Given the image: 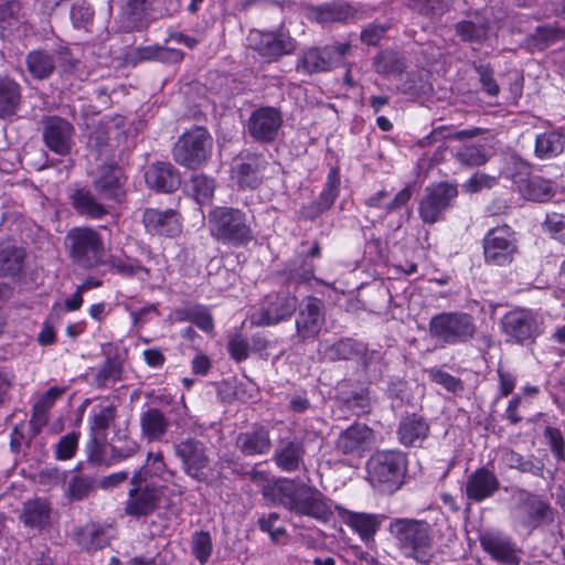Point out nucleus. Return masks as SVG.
I'll use <instances>...</instances> for the list:
<instances>
[{
    "instance_id": "obj_1",
    "label": "nucleus",
    "mask_w": 565,
    "mask_h": 565,
    "mask_svg": "<svg viewBox=\"0 0 565 565\" xmlns=\"http://www.w3.org/2000/svg\"><path fill=\"white\" fill-rule=\"evenodd\" d=\"M387 532L402 556L419 565H430L436 557L434 526L424 519L394 518Z\"/></svg>"
},
{
    "instance_id": "obj_2",
    "label": "nucleus",
    "mask_w": 565,
    "mask_h": 565,
    "mask_svg": "<svg viewBox=\"0 0 565 565\" xmlns=\"http://www.w3.org/2000/svg\"><path fill=\"white\" fill-rule=\"evenodd\" d=\"M279 504L299 516L329 522L333 516L332 501L315 486L295 479H285L275 488Z\"/></svg>"
},
{
    "instance_id": "obj_3",
    "label": "nucleus",
    "mask_w": 565,
    "mask_h": 565,
    "mask_svg": "<svg viewBox=\"0 0 565 565\" xmlns=\"http://www.w3.org/2000/svg\"><path fill=\"white\" fill-rule=\"evenodd\" d=\"M71 263L81 269L93 270L105 264V243L102 234L90 226L71 228L64 238Z\"/></svg>"
},
{
    "instance_id": "obj_4",
    "label": "nucleus",
    "mask_w": 565,
    "mask_h": 565,
    "mask_svg": "<svg viewBox=\"0 0 565 565\" xmlns=\"http://www.w3.org/2000/svg\"><path fill=\"white\" fill-rule=\"evenodd\" d=\"M406 471L407 458L399 450L376 451L366 462L369 482L384 493L398 490L404 483Z\"/></svg>"
},
{
    "instance_id": "obj_5",
    "label": "nucleus",
    "mask_w": 565,
    "mask_h": 565,
    "mask_svg": "<svg viewBox=\"0 0 565 565\" xmlns=\"http://www.w3.org/2000/svg\"><path fill=\"white\" fill-rule=\"evenodd\" d=\"M211 235L232 246L247 245L253 232L244 211L233 206H215L209 212Z\"/></svg>"
},
{
    "instance_id": "obj_6",
    "label": "nucleus",
    "mask_w": 565,
    "mask_h": 565,
    "mask_svg": "<svg viewBox=\"0 0 565 565\" xmlns=\"http://www.w3.org/2000/svg\"><path fill=\"white\" fill-rule=\"evenodd\" d=\"M429 337L441 345L466 344L477 333L475 318L462 311H444L434 315L428 322Z\"/></svg>"
},
{
    "instance_id": "obj_7",
    "label": "nucleus",
    "mask_w": 565,
    "mask_h": 565,
    "mask_svg": "<svg viewBox=\"0 0 565 565\" xmlns=\"http://www.w3.org/2000/svg\"><path fill=\"white\" fill-rule=\"evenodd\" d=\"M174 456L181 462L182 471L196 482L210 484L213 479L210 449L204 441L188 436L173 443Z\"/></svg>"
},
{
    "instance_id": "obj_8",
    "label": "nucleus",
    "mask_w": 565,
    "mask_h": 565,
    "mask_svg": "<svg viewBox=\"0 0 565 565\" xmlns=\"http://www.w3.org/2000/svg\"><path fill=\"white\" fill-rule=\"evenodd\" d=\"M212 149L213 138L207 129L194 126L178 138L172 157L178 164L195 170L209 161Z\"/></svg>"
},
{
    "instance_id": "obj_9",
    "label": "nucleus",
    "mask_w": 565,
    "mask_h": 565,
    "mask_svg": "<svg viewBox=\"0 0 565 565\" xmlns=\"http://www.w3.org/2000/svg\"><path fill=\"white\" fill-rule=\"evenodd\" d=\"M295 319V334L292 339L297 344H305L316 340L326 324L324 302L315 296L305 297L297 306Z\"/></svg>"
},
{
    "instance_id": "obj_10",
    "label": "nucleus",
    "mask_w": 565,
    "mask_h": 565,
    "mask_svg": "<svg viewBox=\"0 0 565 565\" xmlns=\"http://www.w3.org/2000/svg\"><path fill=\"white\" fill-rule=\"evenodd\" d=\"M297 306L298 298L288 290L269 292L252 313L250 323L256 327L278 324L288 320L296 312Z\"/></svg>"
},
{
    "instance_id": "obj_11",
    "label": "nucleus",
    "mask_w": 565,
    "mask_h": 565,
    "mask_svg": "<svg viewBox=\"0 0 565 565\" xmlns=\"http://www.w3.org/2000/svg\"><path fill=\"white\" fill-rule=\"evenodd\" d=\"M457 196L458 188L454 183L441 181L428 185L418 205L423 223L431 225L443 220Z\"/></svg>"
},
{
    "instance_id": "obj_12",
    "label": "nucleus",
    "mask_w": 565,
    "mask_h": 565,
    "mask_svg": "<svg viewBox=\"0 0 565 565\" xmlns=\"http://www.w3.org/2000/svg\"><path fill=\"white\" fill-rule=\"evenodd\" d=\"M41 134L45 147L61 157L72 152L75 145V127L64 117L45 115L41 118Z\"/></svg>"
},
{
    "instance_id": "obj_13",
    "label": "nucleus",
    "mask_w": 565,
    "mask_h": 565,
    "mask_svg": "<svg viewBox=\"0 0 565 565\" xmlns=\"http://www.w3.org/2000/svg\"><path fill=\"white\" fill-rule=\"evenodd\" d=\"M484 259L494 266H505L513 262L518 253L514 232L509 225L488 231L483 238Z\"/></svg>"
},
{
    "instance_id": "obj_14",
    "label": "nucleus",
    "mask_w": 565,
    "mask_h": 565,
    "mask_svg": "<svg viewBox=\"0 0 565 565\" xmlns=\"http://www.w3.org/2000/svg\"><path fill=\"white\" fill-rule=\"evenodd\" d=\"M268 162L264 154L256 152H241L233 159L231 178L242 190H255L264 180V172Z\"/></svg>"
},
{
    "instance_id": "obj_15",
    "label": "nucleus",
    "mask_w": 565,
    "mask_h": 565,
    "mask_svg": "<svg viewBox=\"0 0 565 565\" xmlns=\"http://www.w3.org/2000/svg\"><path fill=\"white\" fill-rule=\"evenodd\" d=\"M541 324L539 317L525 309L509 311L501 320L504 334L519 344L533 343L542 332Z\"/></svg>"
},
{
    "instance_id": "obj_16",
    "label": "nucleus",
    "mask_w": 565,
    "mask_h": 565,
    "mask_svg": "<svg viewBox=\"0 0 565 565\" xmlns=\"http://www.w3.org/2000/svg\"><path fill=\"white\" fill-rule=\"evenodd\" d=\"M282 122V115L279 109L263 106L252 111L247 119L246 129L254 141L270 143L278 137Z\"/></svg>"
},
{
    "instance_id": "obj_17",
    "label": "nucleus",
    "mask_w": 565,
    "mask_h": 565,
    "mask_svg": "<svg viewBox=\"0 0 565 565\" xmlns=\"http://www.w3.org/2000/svg\"><path fill=\"white\" fill-rule=\"evenodd\" d=\"M248 42L250 47L268 62L276 61L296 50V42L282 33L253 30L248 35Z\"/></svg>"
},
{
    "instance_id": "obj_18",
    "label": "nucleus",
    "mask_w": 565,
    "mask_h": 565,
    "mask_svg": "<svg viewBox=\"0 0 565 565\" xmlns=\"http://www.w3.org/2000/svg\"><path fill=\"white\" fill-rule=\"evenodd\" d=\"M163 487L159 484L131 486L125 502V513L141 518L152 514L160 505Z\"/></svg>"
},
{
    "instance_id": "obj_19",
    "label": "nucleus",
    "mask_w": 565,
    "mask_h": 565,
    "mask_svg": "<svg viewBox=\"0 0 565 565\" xmlns=\"http://www.w3.org/2000/svg\"><path fill=\"white\" fill-rule=\"evenodd\" d=\"M340 193V173L337 168H332L323 185L322 191L317 199L305 204L299 210V217L303 221L315 222L327 211H329Z\"/></svg>"
},
{
    "instance_id": "obj_20",
    "label": "nucleus",
    "mask_w": 565,
    "mask_h": 565,
    "mask_svg": "<svg viewBox=\"0 0 565 565\" xmlns=\"http://www.w3.org/2000/svg\"><path fill=\"white\" fill-rule=\"evenodd\" d=\"M481 547L503 565H520L522 550L513 540L500 532L488 531L480 535Z\"/></svg>"
},
{
    "instance_id": "obj_21",
    "label": "nucleus",
    "mask_w": 565,
    "mask_h": 565,
    "mask_svg": "<svg viewBox=\"0 0 565 565\" xmlns=\"http://www.w3.org/2000/svg\"><path fill=\"white\" fill-rule=\"evenodd\" d=\"M127 178L122 169L116 164L102 166L93 186L100 199L120 202L126 195Z\"/></svg>"
},
{
    "instance_id": "obj_22",
    "label": "nucleus",
    "mask_w": 565,
    "mask_h": 565,
    "mask_svg": "<svg viewBox=\"0 0 565 565\" xmlns=\"http://www.w3.org/2000/svg\"><path fill=\"white\" fill-rule=\"evenodd\" d=\"M145 181L156 192L173 193L181 185V174L172 163L157 161L147 167Z\"/></svg>"
},
{
    "instance_id": "obj_23",
    "label": "nucleus",
    "mask_w": 565,
    "mask_h": 565,
    "mask_svg": "<svg viewBox=\"0 0 565 565\" xmlns=\"http://www.w3.org/2000/svg\"><path fill=\"white\" fill-rule=\"evenodd\" d=\"M374 441V431L367 425L354 423L342 430L335 441V449L343 455H361Z\"/></svg>"
},
{
    "instance_id": "obj_24",
    "label": "nucleus",
    "mask_w": 565,
    "mask_h": 565,
    "mask_svg": "<svg viewBox=\"0 0 565 565\" xmlns=\"http://www.w3.org/2000/svg\"><path fill=\"white\" fill-rule=\"evenodd\" d=\"M146 231L152 235L172 237L181 232L180 214L177 210L146 209L142 214Z\"/></svg>"
},
{
    "instance_id": "obj_25",
    "label": "nucleus",
    "mask_w": 565,
    "mask_h": 565,
    "mask_svg": "<svg viewBox=\"0 0 565 565\" xmlns=\"http://www.w3.org/2000/svg\"><path fill=\"white\" fill-rule=\"evenodd\" d=\"M306 447L302 440H281L276 447L273 461L284 472H296L305 467Z\"/></svg>"
},
{
    "instance_id": "obj_26",
    "label": "nucleus",
    "mask_w": 565,
    "mask_h": 565,
    "mask_svg": "<svg viewBox=\"0 0 565 565\" xmlns=\"http://www.w3.org/2000/svg\"><path fill=\"white\" fill-rule=\"evenodd\" d=\"M68 200L75 213L88 220H102L109 214L107 205L102 203L87 188L78 186L71 190Z\"/></svg>"
},
{
    "instance_id": "obj_27",
    "label": "nucleus",
    "mask_w": 565,
    "mask_h": 565,
    "mask_svg": "<svg viewBox=\"0 0 565 565\" xmlns=\"http://www.w3.org/2000/svg\"><path fill=\"white\" fill-rule=\"evenodd\" d=\"M339 511L343 522L358 533L365 544L374 541L375 534L385 520L383 514L353 512L342 508H339Z\"/></svg>"
},
{
    "instance_id": "obj_28",
    "label": "nucleus",
    "mask_w": 565,
    "mask_h": 565,
    "mask_svg": "<svg viewBox=\"0 0 565 565\" xmlns=\"http://www.w3.org/2000/svg\"><path fill=\"white\" fill-rule=\"evenodd\" d=\"M499 488L498 477L489 469L481 467L468 476L466 495L470 501L481 502L491 498Z\"/></svg>"
},
{
    "instance_id": "obj_29",
    "label": "nucleus",
    "mask_w": 565,
    "mask_h": 565,
    "mask_svg": "<svg viewBox=\"0 0 565 565\" xmlns=\"http://www.w3.org/2000/svg\"><path fill=\"white\" fill-rule=\"evenodd\" d=\"M396 434L402 445L406 447H420L428 437L429 424L419 414H407L401 418Z\"/></svg>"
},
{
    "instance_id": "obj_30",
    "label": "nucleus",
    "mask_w": 565,
    "mask_h": 565,
    "mask_svg": "<svg viewBox=\"0 0 565 565\" xmlns=\"http://www.w3.org/2000/svg\"><path fill=\"white\" fill-rule=\"evenodd\" d=\"M22 86L13 77L0 74V119L11 120L22 105Z\"/></svg>"
},
{
    "instance_id": "obj_31",
    "label": "nucleus",
    "mask_w": 565,
    "mask_h": 565,
    "mask_svg": "<svg viewBox=\"0 0 565 565\" xmlns=\"http://www.w3.org/2000/svg\"><path fill=\"white\" fill-rule=\"evenodd\" d=\"M154 0H121L120 15L127 32L141 31L148 25Z\"/></svg>"
},
{
    "instance_id": "obj_32",
    "label": "nucleus",
    "mask_w": 565,
    "mask_h": 565,
    "mask_svg": "<svg viewBox=\"0 0 565 565\" xmlns=\"http://www.w3.org/2000/svg\"><path fill=\"white\" fill-rule=\"evenodd\" d=\"M140 433L141 437L152 441H162L166 437L170 420L167 415L157 407H149L140 414Z\"/></svg>"
},
{
    "instance_id": "obj_33",
    "label": "nucleus",
    "mask_w": 565,
    "mask_h": 565,
    "mask_svg": "<svg viewBox=\"0 0 565 565\" xmlns=\"http://www.w3.org/2000/svg\"><path fill=\"white\" fill-rule=\"evenodd\" d=\"M235 445L245 456L265 455L271 448L269 430L265 426H255L252 430L239 433Z\"/></svg>"
},
{
    "instance_id": "obj_34",
    "label": "nucleus",
    "mask_w": 565,
    "mask_h": 565,
    "mask_svg": "<svg viewBox=\"0 0 565 565\" xmlns=\"http://www.w3.org/2000/svg\"><path fill=\"white\" fill-rule=\"evenodd\" d=\"M111 539L110 526L98 522H88L76 532L78 545L87 552L103 550Z\"/></svg>"
},
{
    "instance_id": "obj_35",
    "label": "nucleus",
    "mask_w": 565,
    "mask_h": 565,
    "mask_svg": "<svg viewBox=\"0 0 565 565\" xmlns=\"http://www.w3.org/2000/svg\"><path fill=\"white\" fill-rule=\"evenodd\" d=\"M25 66L33 79H47L55 72L56 54L43 49L32 50L25 55Z\"/></svg>"
},
{
    "instance_id": "obj_36",
    "label": "nucleus",
    "mask_w": 565,
    "mask_h": 565,
    "mask_svg": "<svg viewBox=\"0 0 565 565\" xmlns=\"http://www.w3.org/2000/svg\"><path fill=\"white\" fill-rule=\"evenodd\" d=\"M332 50L311 47L305 51L297 60L296 71L307 75L331 70Z\"/></svg>"
},
{
    "instance_id": "obj_37",
    "label": "nucleus",
    "mask_w": 565,
    "mask_h": 565,
    "mask_svg": "<svg viewBox=\"0 0 565 565\" xmlns=\"http://www.w3.org/2000/svg\"><path fill=\"white\" fill-rule=\"evenodd\" d=\"M24 248L10 243H0V277H17L24 267Z\"/></svg>"
},
{
    "instance_id": "obj_38",
    "label": "nucleus",
    "mask_w": 565,
    "mask_h": 565,
    "mask_svg": "<svg viewBox=\"0 0 565 565\" xmlns=\"http://www.w3.org/2000/svg\"><path fill=\"white\" fill-rule=\"evenodd\" d=\"M315 20L318 23L343 22L348 20H359V11L348 3H331L317 7L312 10Z\"/></svg>"
},
{
    "instance_id": "obj_39",
    "label": "nucleus",
    "mask_w": 565,
    "mask_h": 565,
    "mask_svg": "<svg viewBox=\"0 0 565 565\" xmlns=\"http://www.w3.org/2000/svg\"><path fill=\"white\" fill-rule=\"evenodd\" d=\"M105 362L95 374L94 382L98 388L111 387L122 379V361L118 354L111 355L105 349Z\"/></svg>"
},
{
    "instance_id": "obj_40",
    "label": "nucleus",
    "mask_w": 565,
    "mask_h": 565,
    "mask_svg": "<svg viewBox=\"0 0 565 565\" xmlns=\"http://www.w3.org/2000/svg\"><path fill=\"white\" fill-rule=\"evenodd\" d=\"M108 449L115 465L134 457L140 450V445L130 437L127 429H118L108 443Z\"/></svg>"
},
{
    "instance_id": "obj_41",
    "label": "nucleus",
    "mask_w": 565,
    "mask_h": 565,
    "mask_svg": "<svg viewBox=\"0 0 565 565\" xmlns=\"http://www.w3.org/2000/svg\"><path fill=\"white\" fill-rule=\"evenodd\" d=\"M51 508L46 500L34 499L23 504L21 521L28 527L43 529L49 524Z\"/></svg>"
},
{
    "instance_id": "obj_42",
    "label": "nucleus",
    "mask_w": 565,
    "mask_h": 565,
    "mask_svg": "<svg viewBox=\"0 0 565 565\" xmlns=\"http://www.w3.org/2000/svg\"><path fill=\"white\" fill-rule=\"evenodd\" d=\"M373 68L383 76H398L406 68L405 57L393 50L381 51L373 58Z\"/></svg>"
},
{
    "instance_id": "obj_43",
    "label": "nucleus",
    "mask_w": 565,
    "mask_h": 565,
    "mask_svg": "<svg viewBox=\"0 0 565 565\" xmlns=\"http://www.w3.org/2000/svg\"><path fill=\"white\" fill-rule=\"evenodd\" d=\"M364 352L365 344L351 338H342L326 349V355L332 362L359 359Z\"/></svg>"
},
{
    "instance_id": "obj_44",
    "label": "nucleus",
    "mask_w": 565,
    "mask_h": 565,
    "mask_svg": "<svg viewBox=\"0 0 565 565\" xmlns=\"http://www.w3.org/2000/svg\"><path fill=\"white\" fill-rule=\"evenodd\" d=\"M523 508L529 518L527 524L536 527L542 523H552L554 521V511L552 507L541 500L537 495L527 494L523 501Z\"/></svg>"
},
{
    "instance_id": "obj_45",
    "label": "nucleus",
    "mask_w": 565,
    "mask_h": 565,
    "mask_svg": "<svg viewBox=\"0 0 565 565\" xmlns=\"http://www.w3.org/2000/svg\"><path fill=\"white\" fill-rule=\"evenodd\" d=\"M521 192L525 199L534 202H547L555 195L553 182L540 175L524 180Z\"/></svg>"
},
{
    "instance_id": "obj_46",
    "label": "nucleus",
    "mask_w": 565,
    "mask_h": 565,
    "mask_svg": "<svg viewBox=\"0 0 565 565\" xmlns=\"http://www.w3.org/2000/svg\"><path fill=\"white\" fill-rule=\"evenodd\" d=\"M455 0H405L412 11L429 20L441 18L450 11Z\"/></svg>"
},
{
    "instance_id": "obj_47",
    "label": "nucleus",
    "mask_w": 565,
    "mask_h": 565,
    "mask_svg": "<svg viewBox=\"0 0 565 565\" xmlns=\"http://www.w3.org/2000/svg\"><path fill=\"white\" fill-rule=\"evenodd\" d=\"M565 39V29L556 24L539 25L529 36L527 43L535 50L544 51L550 45Z\"/></svg>"
},
{
    "instance_id": "obj_48",
    "label": "nucleus",
    "mask_w": 565,
    "mask_h": 565,
    "mask_svg": "<svg viewBox=\"0 0 565 565\" xmlns=\"http://www.w3.org/2000/svg\"><path fill=\"white\" fill-rule=\"evenodd\" d=\"M489 23L486 20H462L455 24V33L461 41L468 43H482L489 33Z\"/></svg>"
},
{
    "instance_id": "obj_49",
    "label": "nucleus",
    "mask_w": 565,
    "mask_h": 565,
    "mask_svg": "<svg viewBox=\"0 0 565 565\" xmlns=\"http://www.w3.org/2000/svg\"><path fill=\"white\" fill-rule=\"evenodd\" d=\"M361 366L369 379L377 381L387 372L388 363L385 360V352L381 350H369L365 345V352L359 358Z\"/></svg>"
},
{
    "instance_id": "obj_50",
    "label": "nucleus",
    "mask_w": 565,
    "mask_h": 565,
    "mask_svg": "<svg viewBox=\"0 0 565 565\" xmlns=\"http://www.w3.org/2000/svg\"><path fill=\"white\" fill-rule=\"evenodd\" d=\"M344 386H348V383H342L339 388L340 399L342 401L343 405L355 412L358 415L369 414L372 408L370 390L366 387H361L358 391L345 393L342 391Z\"/></svg>"
},
{
    "instance_id": "obj_51",
    "label": "nucleus",
    "mask_w": 565,
    "mask_h": 565,
    "mask_svg": "<svg viewBox=\"0 0 565 565\" xmlns=\"http://www.w3.org/2000/svg\"><path fill=\"white\" fill-rule=\"evenodd\" d=\"M565 136L557 131L539 135L535 140V153L539 158H551L563 152Z\"/></svg>"
},
{
    "instance_id": "obj_52",
    "label": "nucleus",
    "mask_w": 565,
    "mask_h": 565,
    "mask_svg": "<svg viewBox=\"0 0 565 565\" xmlns=\"http://www.w3.org/2000/svg\"><path fill=\"white\" fill-rule=\"evenodd\" d=\"M456 161L466 167H479L488 162L490 154L483 145L469 143L455 149Z\"/></svg>"
},
{
    "instance_id": "obj_53",
    "label": "nucleus",
    "mask_w": 565,
    "mask_h": 565,
    "mask_svg": "<svg viewBox=\"0 0 565 565\" xmlns=\"http://www.w3.org/2000/svg\"><path fill=\"white\" fill-rule=\"evenodd\" d=\"M180 321H189L195 324L204 332H211L214 329L213 317L207 307L203 305H193L178 311Z\"/></svg>"
},
{
    "instance_id": "obj_54",
    "label": "nucleus",
    "mask_w": 565,
    "mask_h": 565,
    "mask_svg": "<svg viewBox=\"0 0 565 565\" xmlns=\"http://www.w3.org/2000/svg\"><path fill=\"white\" fill-rule=\"evenodd\" d=\"M107 448L108 444H106L105 436L89 434V439L85 446L87 462L94 466H113L111 452L108 457L106 456Z\"/></svg>"
},
{
    "instance_id": "obj_55",
    "label": "nucleus",
    "mask_w": 565,
    "mask_h": 565,
    "mask_svg": "<svg viewBox=\"0 0 565 565\" xmlns=\"http://www.w3.org/2000/svg\"><path fill=\"white\" fill-rule=\"evenodd\" d=\"M484 130L482 128L473 127L470 129H462L451 131L449 128L441 126L433 130V132L418 141V145L424 147L438 141L439 138L465 140L472 139L480 136Z\"/></svg>"
},
{
    "instance_id": "obj_56",
    "label": "nucleus",
    "mask_w": 565,
    "mask_h": 565,
    "mask_svg": "<svg viewBox=\"0 0 565 565\" xmlns=\"http://www.w3.org/2000/svg\"><path fill=\"white\" fill-rule=\"evenodd\" d=\"M98 482L93 477L75 475L68 481L67 495L73 501H82L96 489Z\"/></svg>"
},
{
    "instance_id": "obj_57",
    "label": "nucleus",
    "mask_w": 565,
    "mask_h": 565,
    "mask_svg": "<svg viewBox=\"0 0 565 565\" xmlns=\"http://www.w3.org/2000/svg\"><path fill=\"white\" fill-rule=\"evenodd\" d=\"M190 189L194 200L199 204H205L213 198L215 181L205 174H195L190 180Z\"/></svg>"
},
{
    "instance_id": "obj_58",
    "label": "nucleus",
    "mask_w": 565,
    "mask_h": 565,
    "mask_svg": "<svg viewBox=\"0 0 565 565\" xmlns=\"http://www.w3.org/2000/svg\"><path fill=\"white\" fill-rule=\"evenodd\" d=\"M191 550L192 554L201 565L206 564L213 551V543L210 533L206 531H195L191 537Z\"/></svg>"
},
{
    "instance_id": "obj_59",
    "label": "nucleus",
    "mask_w": 565,
    "mask_h": 565,
    "mask_svg": "<svg viewBox=\"0 0 565 565\" xmlns=\"http://www.w3.org/2000/svg\"><path fill=\"white\" fill-rule=\"evenodd\" d=\"M116 418V407L108 405L102 407L89 418V434L105 436V431L110 427Z\"/></svg>"
},
{
    "instance_id": "obj_60",
    "label": "nucleus",
    "mask_w": 565,
    "mask_h": 565,
    "mask_svg": "<svg viewBox=\"0 0 565 565\" xmlns=\"http://www.w3.org/2000/svg\"><path fill=\"white\" fill-rule=\"evenodd\" d=\"M142 53L145 58H153L168 64L180 63L184 57L181 50L159 45L145 47Z\"/></svg>"
},
{
    "instance_id": "obj_61",
    "label": "nucleus",
    "mask_w": 565,
    "mask_h": 565,
    "mask_svg": "<svg viewBox=\"0 0 565 565\" xmlns=\"http://www.w3.org/2000/svg\"><path fill=\"white\" fill-rule=\"evenodd\" d=\"M473 68L479 76L481 89L490 97H497L500 87L494 79V71L490 64L473 63Z\"/></svg>"
},
{
    "instance_id": "obj_62",
    "label": "nucleus",
    "mask_w": 565,
    "mask_h": 565,
    "mask_svg": "<svg viewBox=\"0 0 565 565\" xmlns=\"http://www.w3.org/2000/svg\"><path fill=\"white\" fill-rule=\"evenodd\" d=\"M110 267L124 277H134L140 274L146 276L150 275V270L142 266L138 260L121 259L119 257H111L109 260Z\"/></svg>"
},
{
    "instance_id": "obj_63",
    "label": "nucleus",
    "mask_w": 565,
    "mask_h": 565,
    "mask_svg": "<svg viewBox=\"0 0 565 565\" xmlns=\"http://www.w3.org/2000/svg\"><path fill=\"white\" fill-rule=\"evenodd\" d=\"M544 439L557 461L565 460V440L559 428L546 426L543 431Z\"/></svg>"
},
{
    "instance_id": "obj_64",
    "label": "nucleus",
    "mask_w": 565,
    "mask_h": 565,
    "mask_svg": "<svg viewBox=\"0 0 565 565\" xmlns=\"http://www.w3.org/2000/svg\"><path fill=\"white\" fill-rule=\"evenodd\" d=\"M542 228L553 238L565 244V215L556 212L547 213Z\"/></svg>"
}]
</instances>
